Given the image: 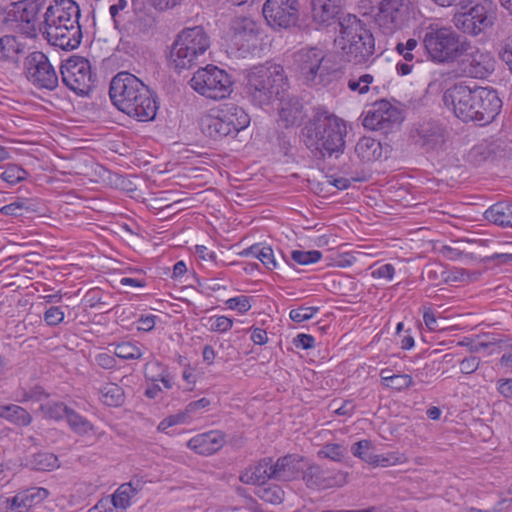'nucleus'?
Instances as JSON below:
<instances>
[{"mask_svg": "<svg viewBox=\"0 0 512 512\" xmlns=\"http://www.w3.org/2000/svg\"><path fill=\"white\" fill-rule=\"evenodd\" d=\"M422 274L434 286L447 282L450 278L445 268L438 263L426 265Z\"/></svg>", "mask_w": 512, "mask_h": 512, "instance_id": "obj_41", "label": "nucleus"}, {"mask_svg": "<svg viewBox=\"0 0 512 512\" xmlns=\"http://www.w3.org/2000/svg\"><path fill=\"white\" fill-rule=\"evenodd\" d=\"M371 442L369 440H360L353 444L351 452L355 457L365 461V457L370 455Z\"/></svg>", "mask_w": 512, "mask_h": 512, "instance_id": "obj_57", "label": "nucleus"}, {"mask_svg": "<svg viewBox=\"0 0 512 512\" xmlns=\"http://www.w3.org/2000/svg\"><path fill=\"white\" fill-rule=\"evenodd\" d=\"M346 448L338 443L325 444L317 453L319 458L330 459L335 462H341L346 455Z\"/></svg>", "mask_w": 512, "mask_h": 512, "instance_id": "obj_46", "label": "nucleus"}, {"mask_svg": "<svg viewBox=\"0 0 512 512\" xmlns=\"http://www.w3.org/2000/svg\"><path fill=\"white\" fill-rule=\"evenodd\" d=\"M0 417L18 426H28L32 422L31 414L15 404L0 405Z\"/></svg>", "mask_w": 512, "mask_h": 512, "instance_id": "obj_35", "label": "nucleus"}, {"mask_svg": "<svg viewBox=\"0 0 512 512\" xmlns=\"http://www.w3.org/2000/svg\"><path fill=\"white\" fill-rule=\"evenodd\" d=\"M80 8L73 0H53L43 14L44 35L48 42L64 50L77 48L82 39Z\"/></svg>", "mask_w": 512, "mask_h": 512, "instance_id": "obj_3", "label": "nucleus"}, {"mask_svg": "<svg viewBox=\"0 0 512 512\" xmlns=\"http://www.w3.org/2000/svg\"><path fill=\"white\" fill-rule=\"evenodd\" d=\"M64 320V312L56 306H51L44 313V321L49 326H56Z\"/></svg>", "mask_w": 512, "mask_h": 512, "instance_id": "obj_54", "label": "nucleus"}, {"mask_svg": "<svg viewBox=\"0 0 512 512\" xmlns=\"http://www.w3.org/2000/svg\"><path fill=\"white\" fill-rule=\"evenodd\" d=\"M497 391L503 397L512 399V379H499L497 381Z\"/></svg>", "mask_w": 512, "mask_h": 512, "instance_id": "obj_63", "label": "nucleus"}, {"mask_svg": "<svg viewBox=\"0 0 512 512\" xmlns=\"http://www.w3.org/2000/svg\"><path fill=\"white\" fill-rule=\"evenodd\" d=\"M62 82L78 95H87L96 82L91 63L81 56H72L60 68Z\"/></svg>", "mask_w": 512, "mask_h": 512, "instance_id": "obj_12", "label": "nucleus"}, {"mask_svg": "<svg viewBox=\"0 0 512 512\" xmlns=\"http://www.w3.org/2000/svg\"><path fill=\"white\" fill-rule=\"evenodd\" d=\"M484 216L491 223L512 228V203L508 201L497 202L485 211Z\"/></svg>", "mask_w": 512, "mask_h": 512, "instance_id": "obj_32", "label": "nucleus"}, {"mask_svg": "<svg viewBox=\"0 0 512 512\" xmlns=\"http://www.w3.org/2000/svg\"><path fill=\"white\" fill-rule=\"evenodd\" d=\"M313 20L329 25L340 12L339 0H310Z\"/></svg>", "mask_w": 512, "mask_h": 512, "instance_id": "obj_28", "label": "nucleus"}, {"mask_svg": "<svg viewBox=\"0 0 512 512\" xmlns=\"http://www.w3.org/2000/svg\"><path fill=\"white\" fill-rule=\"evenodd\" d=\"M209 330L212 332L224 333L233 326V320L226 316H212L208 318Z\"/></svg>", "mask_w": 512, "mask_h": 512, "instance_id": "obj_51", "label": "nucleus"}, {"mask_svg": "<svg viewBox=\"0 0 512 512\" xmlns=\"http://www.w3.org/2000/svg\"><path fill=\"white\" fill-rule=\"evenodd\" d=\"M319 308L318 307H298L296 309H292L290 311V318L294 322L301 323L306 320L311 319L317 312Z\"/></svg>", "mask_w": 512, "mask_h": 512, "instance_id": "obj_52", "label": "nucleus"}, {"mask_svg": "<svg viewBox=\"0 0 512 512\" xmlns=\"http://www.w3.org/2000/svg\"><path fill=\"white\" fill-rule=\"evenodd\" d=\"M113 345L115 346L114 355L123 360L140 359L143 355L140 346L136 343L125 341Z\"/></svg>", "mask_w": 512, "mask_h": 512, "instance_id": "obj_40", "label": "nucleus"}, {"mask_svg": "<svg viewBox=\"0 0 512 512\" xmlns=\"http://www.w3.org/2000/svg\"><path fill=\"white\" fill-rule=\"evenodd\" d=\"M303 458L296 454H289L277 459L275 463L272 462L273 479L279 481H291L299 476L302 471L301 463Z\"/></svg>", "mask_w": 512, "mask_h": 512, "instance_id": "obj_22", "label": "nucleus"}, {"mask_svg": "<svg viewBox=\"0 0 512 512\" xmlns=\"http://www.w3.org/2000/svg\"><path fill=\"white\" fill-rule=\"evenodd\" d=\"M287 88L288 82L283 67L272 65L251 69L247 74L244 90L254 106L264 107L279 99Z\"/></svg>", "mask_w": 512, "mask_h": 512, "instance_id": "obj_5", "label": "nucleus"}, {"mask_svg": "<svg viewBox=\"0 0 512 512\" xmlns=\"http://www.w3.org/2000/svg\"><path fill=\"white\" fill-rule=\"evenodd\" d=\"M213 109L203 113L198 119V125L201 132L212 140L219 141L225 137L227 134L217 119Z\"/></svg>", "mask_w": 512, "mask_h": 512, "instance_id": "obj_31", "label": "nucleus"}, {"mask_svg": "<svg viewBox=\"0 0 512 512\" xmlns=\"http://www.w3.org/2000/svg\"><path fill=\"white\" fill-rule=\"evenodd\" d=\"M189 83L194 91L212 100L225 99L232 93L230 75L214 65L199 68Z\"/></svg>", "mask_w": 512, "mask_h": 512, "instance_id": "obj_11", "label": "nucleus"}, {"mask_svg": "<svg viewBox=\"0 0 512 512\" xmlns=\"http://www.w3.org/2000/svg\"><path fill=\"white\" fill-rule=\"evenodd\" d=\"M402 121L401 110L383 99L374 102L367 109L363 118V126L370 130L388 134L398 128Z\"/></svg>", "mask_w": 512, "mask_h": 512, "instance_id": "obj_15", "label": "nucleus"}, {"mask_svg": "<svg viewBox=\"0 0 512 512\" xmlns=\"http://www.w3.org/2000/svg\"><path fill=\"white\" fill-rule=\"evenodd\" d=\"M302 479L310 489H327L344 485L346 474L324 470L317 464H311L302 471Z\"/></svg>", "mask_w": 512, "mask_h": 512, "instance_id": "obj_20", "label": "nucleus"}, {"mask_svg": "<svg viewBox=\"0 0 512 512\" xmlns=\"http://www.w3.org/2000/svg\"><path fill=\"white\" fill-rule=\"evenodd\" d=\"M166 367L159 361H150L145 365V376L153 382L158 381L161 373L165 372Z\"/></svg>", "mask_w": 512, "mask_h": 512, "instance_id": "obj_55", "label": "nucleus"}, {"mask_svg": "<svg viewBox=\"0 0 512 512\" xmlns=\"http://www.w3.org/2000/svg\"><path fill=\"white\" fill-rule=\"evenodd\" d=\"M324 52L318 48L301 49L294 54V67L300 78L308 85L322 83L323 70L321 64Z\"/></svg>", "mask_w": 512, "mask_h": 512, "instance_id": "obj_17", "label": "nucleus"}, {"mask_svg": "<svg viewBox=\"0 0 512 512\" xmlns=\"http://www.w3.org/2000/svg\"><path fill=\"white\" fill-rule=\"evenodd\" d=\"M99 394L100 401L106 406L119 407L124 403V391L117 384H106L100 389Z\"/></svg>", "mask_w": 512, "mask_h": 512, "instance_id": "obj_36", "label": "nucleus"}, {"mask_svg": "<svg viewBox=\"0 0 512 512\" xmlns=\"http://www.w3.org/2000/svg\"><path fill=\"white\" fill-rule=\"evenodd\" d=\"M156 319H157V316L156 315H142L139 319H138V330L139 331H144V332H149L151 331L154 327H155V324H156Z\"/></svg>", "mask_w": 512, "mask_h": 512, "instance_id": "obj_62", "label": "nucleus"}, {"mask_svg": "<svg viewBox=\"0 0 512 512\" xmlns=\"http://www.w3.org/2000/svg\"><path fill=\"white\" fill-rule=\"evenodd\" d=\"M442 99L457 118L464 122H478L480 125L492 122L502 107L497 92L488 87L470 88L464 84H455L444 92Z\"/></svg>", "mask_w": 512, "mask_h": 512, "instance_id": "obj_1", "label": "nucleus"}, {"mask_svg": "<svg viewBox=\"0 0 512 512\" xmlns=\"http://www.w3.org/2000/svg\"><path fill=\"white\" fill-rule=\"evenodd\" d=\"M141 488L142 483L139 479L131 480L128 483L122 484L109 500L117 510L124 512V510L130 506L131 498L134 497Z\"/></svg>", "mask_w": 512, "mask_h": 512, "instance_id": "obj_30", "label": "nucleus"}, {"mask_svg": "<svg viewBox=\"0 0 512 512\" xmlns=\"http://www.w3.org/2000/svg\"><path fill=\"white\" fill-rule=\"evenodd\" d=\"M419 38L428 57L436 63H452L459 59L464 50L465 38L457 34L452 27L438 23H429L422 27Z\"/></svg>", "mask_w": 512, "mask_h": 512, "instance_id": "obj_7", "label": "nucleus"}, {"mask_svg": "<svg viewBox=\"0 0 512 512\" xmlns=\"http://www.w3.org/2000/svg\"><path fill=\"white\" fill-rule=\"evenodd\" d=\"M48 394L44 391L41 386H35L31 388L29 391H25L22 394V402L27 401H41L43 398H47Z\"/></svg>", "mask_w": 512, "mask_h": 512, "instance_id": "obj_58", "label": "nucleus"}, {"mask_svg": "<svg viewBox=\"0 0 512 512\" xmlns=\"http://www.w3.org/2000/svg\"><path fill=\"white\" fill-rule=\"evenodd\" d=\"M226 443V435L220 430H212L192 437L187 446L199 455H212Z\"/></svg>", "mask_w": 512, "mask_h": 512, "instance_id": "obj_21", "label": "nucleus"}, {"mask_svg": "<svg viewBox=\"0 0 512 512\" xmlns=\"http://www.w3.org/2000/svg\"><path fill=\"white\" fill-rule=\"evenodd\" d=\"M24 74L37 89L52 91L58 86V75L49 58L41 51H34L24 60Z\"/></svg>", "mask_w": 512, "mask_h": 512, "instance_id": "obj_13", "label": "nucleus"}, {"mask_svg": "<svg viewBox=\"0 0 512 512\" xmlns=\"http://www.w3.org/2000/svg\"><path fill=\"white\" fill-rule=\"evenodd\" d=\"M47 0H21L9 5V28L27 38L44 34L43 14Z\"/></svg>", "mask_w": 512, "mask_h": 512, "instance_id": "obj_9", "label": "nucleus"}, {"mask_svg": "<svg viewBox=\"0 0 512 512\" xmlns=\"http://www.w3.org/2000/svg\"><path fill=\"white\" fill-rule=\"evenodd\" d=\"M226 305L229 309L237 310L241 314L251 309L250 297L245 295L229 298L226 300Z\"/></svg>", "mask_w": 512, "mask_h": 512, "instance_id": "obj_53", "label": "nucleus"}, {"mask_svg": "<svg viewBox=\"0 0 512 512\" xmlns=\"http://www.w3.org/2000/svg\"><path fill=\"white\" fill-rule=\"evenodd\" d=\"M447 137L445 128L434 121L419 125L412 133L415 145L427 153L444 150Z\"/></svg>", "mask_w": 512, "mask_h": 512, "instance_id": "obj_18", "label": "nucleus"}, {"mask_svg": "<svg viewBox=\"0 0 512 512\" xmlns=\"http://www.w3.org/2000/svg\"><path fill=\"white\" fill-rule=\"evenodd\" d=\"M345 123L327 111L317 112L304 128L305 144L317 158L343 153Z\"/></svg>", "mask_w": 512, "mask_h": 512, "instance_id": "obj_4", "label": "nucleus"}, {"mask_svg": "<svg viewBox=\"0 0 512 512\" xmlns=\"http://www.w3.org/2000/svg\"><path fill=\"white\" fill-rule=\"evenodd\" d=\"M69 409L63 402H49L40 406L45 418L57 421L66 419Z\"/></svg>", "mask_w": 512, "mask_h": 512, "instance_id": "obj_43", "label": "nucleus"}, {"mask_svg": "<svg viewBox=\"0 0 512 512\" xmlns=\"http://www.w3.org/2000/svg\"><path fill=\"white\" fill-rule=\"evenodd\" d=\"M374 77L368 73L352 75L348 80V88L353 92L359 94L367 93L370 85L373 83Z\"/></svg>", "mask_w": 512, "mask_h": 512, "instance_id": "obj_44", "label": "nucleus"}, {"mask_svg": "<svg viewBox=\"0 0 512 512\" xmlns=\"http://www.w3.org/2000/svg\"><path fill=\"white\" fill-rule=\"evenodd\" d=\"M490 156V152L483 145L474 146L470 153L469 158L472 163L475 165H479L482 162L486 161Z\"/></svg>", "mask_w": 512, "mask_h": 512, "instance_id": "obj_56", "label": "nucleus"}, {"mask_svg": "<svg viewBox=\"0 0 512 512\" xmlns=\"http://www.w3.org/2000/svg\"><path fill=\"white\" fill-rule=\"evenodd\" d=\"M28 172L17 164H7L1 174V179L10 185H15L28 177Z\"/></svg>", "mask_w": 512, "mask_h": 512, "instance_id": "obj_45", "label": "nucleus"}, {"mask_svg": "<svg viewBox=\"0 0 512 512\" xmlns=\"http://www.w3.org/2000/svg\"><path fill=\"white\" fill-rule=\"evenodd\" d=\"M339 25V45L345 60L356 65L365 64L375 51L373 34L355 15L342 17Z\"/></svg>", "mask_w": 512, "mask_h": 512, "instance_id": "obj_6", "label": "nucleus"}, {"mask_svg": "<svg viewBox=\"0 0 512 512\" xmlns=\"http://www.w3.org/2000/svg\"><path fill=\"white\" fill-rule=\"evenodd\" d=\"M109 96L119 111L137 121H152L157 115L156 95L143 81L129 72H119L112 78Z\"/></svg>", "mask_w": 512, "mask_h": 512, "instance_id": "obj_2", "label": "nucleus"}, {"mask_svg": "<svg viewBox=\"0 0 512 512\" xmlns=\"http://www.w3.org/2000/svg\"><path fill=\"white\" fill-rule=\"evenodd\" d=\"M355 153L362 161H375L382 155V146L374 138L362 137L355 146Z\"/></svg>", "mask_w": 512, "mask_h": 512, "instance_id": "obj_33", "label": "nucleus"}, {"mask_svg": "<svg viewBox=\"0 0 512 512\" xmlns=\"http://www.w3.org/2000/svg\"><path fill=\"white\" fill-rule=\"evenodd\" d=\"M66 420L70 429L78 435H86L94 431L93 424L71 408L66 416Z\"/></svg>", "mask_w": 512, "mask_h": 512, "instance_id": "obj_37", "label": "nucleus"}, {"mask_svg": "<svg viewBox=\"0 0 512 512\" xmlns=\"http://www.w3.org/2000/svg\"><path fill=\"white\" fill-rule=\"evenodd\" d=\"M322 257V253L318 250L302 251L293 250L291 259L299 265H309L318 262Z\"/></svg>", "mask_w": 512, "mask_h": 512, "instance_id": "obj_50", "label": "nucleus"}, {"mask_svg": "<svg viewBox=\"0 0 512 512\" xmlns=\"http://www.w3.org/2000/svg\"><path fill=\"white\" fill-rule=\"evenodd\" d=\"M395 274V268L392 264L387 263L374 269L371 273L373 278L392 280Z\"/></svg>", "mask_w": 512, "mask_h": 512, "instance_id": "obj_59", "label": "nucleus"}, {"mask_svg": "<svg viewBox=\"0 0 512 512\" xmlns=\"http://www.w3.org/2000/svg\"><path fill=\"white\" fill-rule=\"evenodd\" d=\"M464 50L459 53V68L467 77L484 79L495 70V59L486 50L473 46L469 41L464 42Z\"/></svg>", "mask_w": 512, "mask_h": 512, "instance_id": "obj_14", "label": "nucleus"}, {"mask_svg": "<svg viewBox=\"0 0 512 512\" xmlns=\"http://www.w3.org/2000/svg\"><path fill=\"white\" fill-rule=\"evenodd\" d=\"M256 495L263 501L271 504H280L284 499V491L278 485L260 487Z\"/></svg>", "mask_w": 512, "mask_h": 512, "instance_id": "obj_47", "label": "nucleus"}, {"mask_svg": "<svg viewBox=\"0 0 512 512\" xmlns=\"http://www.w3.org/2000/svg\"><path fill=\"white\" fill-rule=\"evenodd\" d=\"M210 46L209 36L201 26L182 30L170 49V66L178 72L199 63Z\"/></svg>", "mask_w": 512, "mask_h": 512, "instance_id": "obj_8", "label": "nucleus"}, {"mask_svg": "<svg viewBox=\"0 0 512 512\" xmlns=\"http://www.w3.org/2000/svg\"><path fill=\"white\" fill-rule=\"evenodd\" d=\"M479 364H480L479 357H477V356L466 357L460 362V371L463 374H471L478 369Z\"/></svg>", "mask_w": 512, "mask_h": 512, "instance_id": "obj_60", "label": "nucleus"}, {"mask_svg": "<svg viewBox=\"0 0 512 512\" xmlns=\"http://www.w3.org/2000/svg\"><path fill=\"white\" fill-rule=\"evenodd\" d=\"M272 459L264 458L257 464L251 465L243 471L239 477L240 481L244 484H264L267 480L273 479L272 474Z\"/></svg>", "mask_w": 512, "mask_h": 512, "instance_id": "obj_27", "label": "nucleus"}, {"mask_svg": "<svg viewBox=\"0 0 512 512\" xmlns=\"http://www.w3.org/2000/svg\"><path fill=\"white\" fill-rule=\"evenodd\" d=\"M387 372L388 369H382L380 372L381 379L385 386L397 391H402L412 386V376L408 374H395L392 376H386Z\"/></svg>", "mask_w": 512, "mask_h": 512, "instance_id": "obj_38", "label": "nucleus"}, {"mask_svg": "<svg viewBox=\"0 0 512 512\" xmlns=\"http://www.w3.org/2000/svg\"><path fill=\"white\" fill-rule=\"evenodd\" d=\"M500 58L509 66L512 71V36L509 37L505 43L504 48L499 53Z\"/></svg>", "mask_w": 512, "mask_h": 512, "instance_id": "obj_64", "label": "nucleus"}, {"mask_svg": "<svg viewBox=\"0 0 512 512\" xmlns=\"http://www.w3.org/2000/svg\"><path fill=\"white\" fill-rule=\"evenodd\" d=\"M227 136H235L250 124V117L246 111L233 103L213 108Z\"/></svg>", "mask_w": 512, "mask_h": 512, "instance_id": "obj_19", "label": "nucleus"}, {"mask_svg": "<svg viewBox=\"0 0 512 512\" xmlns=\"http://www.w3.org/2000/svg\"><path fill=\"white\" fill-rule=\"evenodd\" d=\"M27 46L14 35H5L0 38V61L18 65L21 57L26 53Z\"/></svg>", "mask_w": 512, "mask_h": 512, "instance_id": "obj_25", "label": "nucleus"}, {"mask_svg": "<svg viewBox=\"0 0 512 512\" xmlns=\"http://www.w3.org/2000/svg\"><path fill=\"white\" fill-rule=\"evenodd\" d=\"M498 347L502 352L499 366L505 373H512V339L499 340Z\"/></svg>", "mask_w": 512, "mask_h": 512, "instance_id": "obj_48", "label": "nucleus"}, {"mask_svg": "<svg viewBox=\"0 0 512 512\" xmlns=\"http://www.w3.org/2000/svg\"><path fill=\"white\" fill-rule=\"evenodd\" d=\"M298 13V0H266L262 7V14L272 28H288L295 25Z\"/></svg>", "mask_w": 512, "mask_h": 512, "instance_id": "obj_16", "label": "nucleus"}, {"mask_svg": "<svg viewBox=\"0 0 512 512\" xmlns=\"http://www.w3.org/2000/svg\"><path fill=\"white\" fill-rule=\"evenodd\" d=\"M31 464L39 471H51L59 467L58 457L53 453L42 452L33 456Z\"/></svg>", "mask_w": 512, "mask_h": 512, "instance_id": "obj_42", "label": "nucleus"}, {"mask_svg": "<svg viewBox=\"0 0 512 512\" xmlns=\"http://www.w3.org/2000/svg\"><path fill=\"white\" fill-rule=\"evenodd\" d=\"M245 254L259 259L262 264L269 270H273L277 266L271 247H260L259 245H253L245 250Z\"/></svg>", "mask_w": 512, "mask_h": 512, "instance_id": "obj_39", "label": "nucleus"}, {"mask_svg": "<svg viewBox=\"0 0 512 512\" xmlns=\"http://www.w3.org/2000/svg\"><path fill=\"white\" fill-rule=\"evenodd\" d=\"M467 13L472 16V21L475 22L477 28H479V33L493 24L494 15L491 2L485 0L483 3H478L471 7Z\"/></svg>", "mask_w": 512, "mask_h": 512, "instance_id": "obj_34", "label": "nucleus"}, {"mask_svg": "<svg viewBox=\"0 0 512 512\" xmlns=\"http://www.w3.org/2000/svg\"><path fill=\"white\" fill-rule=\"evenodd\" d=\"M453 22L455 26L464 33L471 35L479 34V28H477L475 22L472 21V16H470L467 11L455 14Z\"/></svg>", "mask_w": 512, "mask_h": 512, "instance_id": "obj_49", "label": "nucleus"}, {"mask_svg": "<svg viewBox=\"0 0 512 512\" xmlns=\"http://www.w3.org/2000/svg\"><path fill=\"white\" fill-rule=\"evenodd\" d=\"M49 495L47 489L32 487L17 493L11 499L10 508L16 512H27L32 506L41 503Z\"/></svg>", "mask_w": 512, "mask_h": 512, "instance_id": "obj_23", "label": "nucleus"}, {"mask_svg": "<svg viewBox=\"0 0 512 512\" xmlns=\"http://www.w3.org/2000/svg\"><path fill=\"white\" fill-rule=\"evenodd\" d=\"M114 27L119 31H128L134 23L136 7L132 8L128 0H116L109 8Z\"/></svg>", "mask_w": 512, "mask_h": 512, "instance_id": "obj_24", "label": "nucleus"}, {"mask_svg": "<svg viewBox=\"0 0 512 512\" xmlns=\"http://www.w3.org/2000/svg\"><path fill=\"white\" fill-rule=\"evenodd\" d=\"M278 100H280L279 120L284 126L289 127L299 123L303 108L300 101L295 97L286 99L285 94H282Z\"/></svg>", "mask_w": 512, "mask_h": 512, "instance_id": "obj_29", "label": "nucleus"}, {"mask_svg": "<svg viewBox=\"0 0 512 512\" xmlns=\"http://www.w3.org/2000/svg\"><path fill=\"white\" fill-rule=\"evenodd\" d=\"M411 0H382L374 15V22L385 35L403 30L415 18Z\"/></svg>", "mask_w": 512, "mask_h": 512, "instance_id": "obj_10", "label": "nucleus"}, {"mask_svg": "<svg viewBox=\"0 0 512 512\" xmlns=\"http://www.w3.org/2000/svg\"><path fill=\"white\" fill-rule=\"evenodd\" d=\"M233 39L236 44L243 46L244 42L255 41L260 33L256 21L249 17H237L232 22Z\"/></svg>", "mask_w": 512, "mask_h": 512, "instance_id": "obj_26", "label": "nucleus"}, {"mask_svg": "<svg viewBox=\"0 0 512 512\" xmlns=\"http://www.w3.org/2000/svg\"><path fill=\"white\" fill-rule=\"evenodd\" d=\"M315 339L309 334H298L293 343L297 348L310 349L314 346Z\"/></svg>", "mask_w": 512, "mask_h": 512, "instance_id": "obj_61", "label": "nucleus"}]
</instances>
